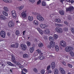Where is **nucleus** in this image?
<instances>
[{"label":"nucleus","mask_w":74,"mask_h":74,"mask_svg":"<svg viewBox=\"0 0 74 74\" xmlns=\"http://www.w3.org/2000/svg\"><path fill=\"white\" fill-rule=\"evenodd\" d=\"M12 62L14 63V64H16V65H17V66H20L21 65V64L19 63V62H17L16 61V60H15V57L13 55H12Z\"/></svg>","instance_id":"nucleus-1"},{"label":"nucleus","mask_w":74,"mask_h":74,"mask_svg":"<svg viewBox=\"0 0 74 74\" xmlns=\"http://www.w3.org/2000/svg\"><path fill=\"white\" fill-rule=\"evenodd\" d=\"M74 50L73 47H66L65 49V51L67 52H71L72 51Z\"/></svg>","instance_id":"nucleus-2"},{"label":"nucleus","mask_w":74,"mask_h":74,"mask_svg":"<svg viewBox=\"0 0 74 74\" xmlns=\"http://www.w3.org/2000/svg\"><path fill=\"white\" fill-rule=\"evenodd\" d=\"M54 47L55 42H50L49 43V45L47 46V47L48 48H49L50 49L51 48H54Z\"/></svg>","instance_id":"nucleus-3"},{"label":"nucleus","mask_w":74,"mask_h":74,"mask_svg":"<svg viewBox=\"0 0 74 74\" xmlns=\"http://www.w3.org/2000/svg\"><path fill=\"white\" fill-rule=\"evenodd\" d=\"M37 18L38 20L40 21H43L44 20V18L42 16L40 15V14H39L37 15Z\"/></svg>","instance_id":"nucleus-4"},{"label":"nucleus","mask_w":74,"mask_h":74,"mask_svg":"<svg viewBox=\"0 0 74 74\" xmlns=\"http://www.w3.org/2000/svg\"><path fill=\"white\" fill-rule=\"evenodd\" d=\"M66 12L69 11L70 12H71L72 10H74V7L72 6H71L69 8H66Z\"/></svg>","instance_id":"nucleus-5"},{"label":"nucleus","mask_w":74,"mask_h":74,"mask_svg":"<svg viewBox=\"0 0 74 74\" xmlns=\"http://www.w3.org/2000/svg\"><path fill=\"white\" fill-rule=\"evenodd\" d=\"M60 44L61 46L63 47H66V43L64 41H61L60 42Z\"/></svg>","instance_id":"nucleus-6"},{"label":"nucleus","mask_w":74,"mask_h":74,"mask_svg":"<svg viewBox=\"0 0 74 74\" xmlns=\"http://www.w3.org/2000/svg\"><path fill=\"white\" fill-rule=\"evenodd\" d=\"M0 34L1 37L3 38H5V32H4V31H1Z\"/></svg>","instance_id":"nucleus-7"},{"label":"nucleus","mask_w":74,"mask_h":74,"mask_svg":"<svg viewBox=\"0 0 74 74\" xmlns=\"http://www.w3.org/2000/svg\"><path fill=\"white\" fill-rule=\"evenodd\" d=\"M15 24L13 22L11 21L9 22L8 23V26L9 27H14V26Z\"/></svg>","instance_id":"nucleus-8"},{"label":"nucleus","mask_w":74,"mask_h":74,"mask_svg":"<svg viewBox=\"0 0 74 74\" xmlns=\"http://www.w3.org/2000/svg\"><path fill=\"white\" fill-rule=\"evenodd\" d=\"M12 15L14 18H16V14L15 10H12L11 12Z\"/></svg>","instance_id":"nucleus-9"},{"label":"nucleus","mask_w":74,"mask_h":74,"mask_svg":"<svg viewBox=\"0 0 74 74\" xmlns=\"http://www.w3.org/2000/svg\"><path fill=\"white\" fill-rule=\"evenodd\" d=\"M60 71L62 74H65V71L62 68H60Z\"/></svg>","instance_id":"nucleus-10"},{"label":"nucleus","mask_w":74,"mask_h":74,"mask_svg":"<svg viewBox=\"0 0 74 74\" xmlns=\"http://www.w3.org/2000/svg\"><path fill=\"white\" fill-rule=\"evenodd\" d=\"M51 68L52 69H54L55 67V63L54 62H52L51 63Z\"/></svg>","instance_id":"nucleus-11"},{"label":"nucleus","mask_w":74,"mask_h":74,"mask_svg":"<svg viewBox=\"0 0 74 74\" xmlns=\"http://www.w3.org/2000/svg\"><path fill=\"white\" fill-rule=\"evenodd\" d=\"M21 48L23 49V50H26V45L22 44L21 45Z\"/></svg>","instance_id":"nucleus-12"},{"label":"nucleus","mask_w":74,"mask_h":74,"mask_svg":"<svg viewBox=\"0 0 74 74\" xmlns=\"http://www.w3.org/2000/svg\"><path fill=\"white\" fill-rule=\"evenodd\" d=\"M55 21L56 22H57V23H61V20L60 19V18H56L55 19Z\"/></svg>","instance_id":"nucleus-13"},{"label":"nucleus","mask_w":74,"mask_h":74,"mask_svg":"<svg viewBox=\"0 0 74 74\" xmlns=\"http://www.w3.org/2000/svg\"><path fill=\"white\" fill-rule=\"evenodd\" d=\"M57 32H58V33H62L63 32L62 29L61 28H57Z\"/></svg>","instance_id":"nucleus-14"},{"label":"nucleus","mask_w":74,"mask_h":74,"mask_svg":"<svg viewBox=\"0 0 74 74\" xmlns=\"http://www.w3.org/2000/svg\"><path fill=\"white\" fill-rule=\"evenodd\" d=\"M7 64L10 66H12V67H16V65H15L13 64L12 63L10 62H7Z\"/></svg>","instance_id":"nucleus-15"},{"label":"nucleus","mask_w":74,"mask_h":74,"mask_svg":"<svg viewBox=\"0 0 74 74\" xmlns=\"http://www.w3.org/2000/svg\"><path fill=\"white\" fill-rule=\"evenodd\" d=\"M0 19H1V20H5L6 19V18L4 16L1 15L0 16Z\"/></svg>","instance_id":"nucleus-16"},{"label":"nucleus","mask_w":74,"mask_h":74,"mask_svg":"<svg viewBox=\"0 0 74 74\" xmlns=\"http://www.w3.org/2000/svg\"><path fill=\"white\" fill-rule=\"evenodd\" d=\"M21 15L23 18H26V14L24 12H23L21 13Z\"/></svg>","instance_id":"nucleus-17"},{"label":"nucleus","mask_w":74,"mask_h":74,"mask_svg":"<svg viewBox=\"0 0 74 74\" xmlns=\"http://www.w3.org/2000/svg\"><path fill=\"white\" fill-rule=\"evenodd\" d=\"M3 1H4L5 3H12V0H3Z\"/></svg>","instance_id":"nucleus-18"},{"label":"nucleus","mask_w":74,"mask_h":74,"mask_svg":"<svg viewBox=\"0 0 74 74\" xmlns=\"http://www.w3.org/2000/svg\"><path fill=\"white\" fill-rule=\"evenodd\" d=\"M59 12L60 14V15H64V11L63 10L59 11Z\"/></svg>","instance_id":"nucleus-19"},{"label":"nucleus","mask_w":74,"mask_h":74,"mask_svg":"<svg viewBox=\"0 0 74 74\" xmlns=\"http://www.w3.org/2000/svg\"><path fill=\"white\" fill-rule=\"evenodd\" d=\"M4 11L5 12H8V11H9V8L7 7H4Z\"/></svg>","instance_id":"nucleus-20"},{"label":"nucleus","mask_w":74,"mask_h":74,"mask_svg":"<svg viewBox=\"0 0 74 74\" xmlns=\"http://www.w3.org/2000/svg\"><path fill=\"white\" fill-rule=\"evenodd\" d=\"M49 39L50 41H51L50 42H53L54 39H53V38L52 37H50Z\"/></svg>","instance_id":"nucleus-21"},{"label":"nucleus","mask_w":74,"mask_h":74,"mask_svg":"<svg viewBox=\"0 0 74 74\" xmlns=\"http://www.w3.org/2000/svg\"><path fill=\"white\" fill-rule=\"evenodd\" d=\"M59 72V71L58 69H55L54 73V74H58V73Z\"/></svg>","instance_id":"nucleus-22"},{"label":"nucleus","mask_w":74,"mask_h":74,"mask_svg":"<svg viewBox=\"0 0 74 74\" xmlns=\"http://www.w3.org/2000/svg\"><path fill=\"white\" fill-rule=\"evenodd\" d=\"M55 49L56 51H59V46L57 45H56L55 46Z\"/></svg>","instance_id":"nucleus-23"},{"label":"nucleus","mask_w":74,"mask_h":74,"mask_svg":"<svg viewBox=\"0 0 74 74\" xmlns=\"http://www.w3.org/2000/svg\"><path fill=\"white\" fill-rule=\"evenodd\" d=\"M17 8L18 10L19 11H21V10H22V9L23 8V6H21L20 7H18Z\"/></svg>","instance_id":"nucleus-24"},{"label":"nucleus","mask_w":74,"mask_h":74,"mask_svg":"<svg viewBox=\"0 0 74 74\" xmlns=\"http://www.w3.org/2000/svg\"><path fill=\"white\" fill-rule=\"evenodd\" d=\"M42 5L43 7H45L46 6V2L44 1H42Z\"/></svg>","instance_id":"nucleus-25"},{"label":"nucleus","mask_w":74,"mask_h":74,"mask_svg":"<svg viewBox=\"0 0 74 74\" xmlns=\"http://www.w3.org/2000/svg\"><path fill=\"white\" fill-rule=\"evenodd\" d=\"M34 47H31L30 49V53H32L33 51H34Z\"/></svg>","instance_id":"nucleus-26"},{"label":"nucleus","mask_w":74,"mask_h":74,"mask_svg":"<svg viewBox=\"0 0 74 74\" xmlns=\"http://www.w3.org/2000/svg\"><path fill=\"white\" fill-rule=\"evenodd\" d=\"M52 72V71L50 69H49V70H47V71L46 72L45 74H49V73H51Z\"/></svg>","instance_id":"nucleus-27"},{"label":"nucleus","mask_w":74,"mask_h":74,"mask_svg":"<svg viewBox=\"0 0 74 74\" xmlns=\"http://www.w3.org/2000/svg\"><path fill=\"white\" fill-rule=\"evenodd\" d=\"M39 59H40V60H43L44 59V57L43 56H39Z\"/></svg>","instance_id":"nucleus-28"},{"label":"nucleus","mask_w":74,"mask_h":74,"mask_svg":"<svg viewBox=\"0 0 74 74\" xmlns=\"http://www.w3.org/2000/svg\"><path fill=\"white\" fill-rule=\"evenodd\" d=\"M23 57L24 58H27L29 57V56L27 54H24L23 55Z\"/></svg>","instance_id":"nucleus-29"},{"label":"nucleus","mask_w":74,"mask_h":74,"mask_svg":"<svg viewBox=\"0 0 74 74\" xmlns=\"http://www.w3.org/2000/svg\"><path fill=\"white\" fill-rule=\"evenodd\" d=\"M46 29V30H45L46 33L47 34H49V33H50V31H49V29L47 28Z\"/></svg>","instance_id":"nucleus-30"},{"label":"nucleus","mask_w":74,"mask_h":74,"mask_svg":"<svg viewBox=\"0 0 74 74\" xmlns=\"http://www.w3.org/2000/svg\"><path fill=\"white\" fill-rule=\"evenodd\" d=\"M28 20L30 21H32L33 20V17L30 16H29L28 18Z\"/></svg>","instance_id":"nucleus-31"},{"label":"nucleus","mask_w":74,"mask_h":74,"mask_svg":"<svg viewBox=\"0 0 74 74\" xmlns=\"http://www.w3.org/2000/svg\"><path fill=\"white\" fill-rule=\"evenodd\" d=\"M3 14L5 16H7L8 15V13L6 12H5V11H3Z\"/></svg>","instance_id":"nucleus-32"},{"label":"nucleus","mask_w":74,"mask_h":74,"mask_svg":"<svg viewBox=\"0 0 74 74\" xmlns=\"http://www.w3.org/2000/svg\"><path fill=\"white\" fill-rule=\"evenodd\" d=\"M34 24L37 26L38 25V22L37 21H34Z\"/></svg>","instance_id":"nucleus-33"},{"label":"nucleus","mask_w":74,"mask_h":74,"mask_svg":"<svg viewBox=\"0 0 74 74\" xmlns=\"http://www.w3.org/2000/svg\"><path fill=\"white\" fill-rule=\"evenodd\" d=\"M19 34V31L18 30H16V35L18 36Z\"/></svg>","instance_id":"nucleus-34"},{"label":"nucleus","mask_w":74,"mask_h":74,"mask_svg":"<svg viewBox=\"0 0 74 74\" xmlns=\"http://www.w3.org/2000/svg\"><path fill=\"white\" fill-rule=\"evenodd\" d=\"M38 46L39 47H43V44L41 43H40L39 44Z\"/></svg>","instance_id":"nucleus-35"},{"label":"nucleus","mask_w":74,"mask_h":74,"mask_svg":"<svg viewBox=\"0 0 74 74\" xmlns=\"http://www.w3.org/2000/svg\"><path fill=\"white\" fill-rule=\"evenodd\" d=\"M15 45V48H18V45H19V44L18 43H16L14 44Z\"/></svg>","instance_id":"nucleus-36"},{"label":"nucleus","mask_w":74,"mask_h":74,"mask_svg":"<svg viewBox=\"0 0 74 74\" xmlns=\"http://www.w3.org/2000/svg\"><path fill=\"white\" fill-rule=\"evenodd\" d=\"M58 36L56 34H55V35L54 36V39H55V40H56V39L58 38Z\"/></svg>","instance_id":"nucleus-37"},{"label":"nucleus","mask_w":74,"mask_h":74,"mask_svg":"<svg viewBox=\"0 0 74 74\" xmlns=\"http://www.w3.org/2000/svg\"><path fill=\"white\" fill-rule=\"evenodd\" d=\"M47 27H47V26L46 25H43V27L42 28H44L45 29H47Z\"/></svg>","instance_id":"nucleus-38"},{"label":"nucleus","mask_w":74,"mask_h":74,"mask_svg":"<svg viewBox=\"0 0 74 74\" xmlns=\"http://www.w3.org/2000/svg\"><path fill=\"white\" fill-rule=\"evenodd\" d=\"M70 53L71 55V56L72 57H73L74 56V52L73 51H71V52H70Z\"/></svg>","instance_id":"nucleus-39"},{"label":"nucleus","mask_w":74,"mask_h":74,"mask_svg":"<svg viewBox=\"0 0 74 74\" xmlns=\"http://www.w3.org/2000/svg\"><path fill=\"white\" fill-rule=\"evenodd\" d=\"M32 14H33V15H38V14H39L38 13H34V12H32Z\"/></svg>","instance_id":"nucleus-40"},{"label":"nucleus","mask_w":74,"mask_h":74,"mask_svg":"<svg viewBox=\"0 0 74 74\" xmlns=\"http://www.w3.org/2000/svg\"><path fill=\"white\" fill-rule=\"evenodd\" d=\"M35 73H38V70L36 69V68H34L33 69Z\"/></svg>","instance_id":"nucleus-41"},{"label":"nucleus","mask_w":74,"mask_h":74,"mask_svg":"<svg viewBox=\"0 0 74 74\" xmlns=\"http://www.w3.org/2000/svg\"><path fill=\"white\" fill-rule=\"evenodd\" d=\"M40 72L41 74H43L45 72V70H44V69L42 70Z\"/></svg>","instance_id":"nucleus-42"},{"label":"nucleus","mask_w":74,"mask_h":74,"mask_svg":"<svg viewBox=\"0 0 74 74\" xmlns=\"http://www.w3.org/2000/svg\"><path fill=\"white\" fill-rule=\"evenodd\" d=\"M41 3V0H39L37 2V5H38V4H40V3Z\"/></svg>","instance_id":"nucleus-43"},{"label":"nucleus","mask_w":74,"mask_h":74,"mask_svg":"<svg viewBox=\"0 0 74 74\" xmlns=\"http://www.w3.org/2000/svg\"><path fill=\"white\" fill-rule=\"evenodd\" d=\"M37 52H37V53H38H38H41V51L38 49L37 50Z\"/></svg>","instance_id":"nucleus-44"},{"label":"nucleus","mask_w":74,"mask_h":74,"mask_svg":"<svg viewBox=\"0 0 74 74\" xmlns=\"http://www.w3.org/2000/svg\"><path fill=\"white\" fill-rule=\"evenodd\" d=\"M27 44L28 46H30V43L29 41L27 42Z\"/></svg>","instance_id":"nucleus-45"},{"label":"nucleus","mask_w":74,"mask_h":74,"mask_svg":"<svg viewBox=\"0 0 74 74\" xmlns=\"http://www.w3.org/2000/svg\"><path fill=\"white\" fill-rule=\"evenodd\" d=\"M50 67H51V65H49V66H48L47 67V71L49 70V69H50Z\"/></svg>","instance_id":"nucleus-46"},{"label":"nucleus","mask_w":74,"mask_h":74,"mask_svg":"<svg viewBox=\"0 0 74 74\" xmlns=\"http://www.w3.org/2000/svg\"><path fill=\"white\" fill-rule=\"evenodd\" d=\"M71 30L72 33L74 34V29L72 28L71 29Z\"/></svg>","instance_id":"nucleus-47"},{"label":"nucleus","mask_w":74,"mask_h":74,"mask_svg":"<svg viewBox=\"0 0 74 74\" xmlns=\"http://www.w3.org/2000/svg\"><path fill=\"white\" fill-rule=\"evenodd\" d=\"M68 66L70 68H72V67H73L72 65L71 64H68Z\"/></svg>","instance_id":"nucleus-48"},{"label":"nucleus","mask_w":74,"mask_h":74,"mask_svg":"<svg viewBox=\"0 0 74 74\" xmlns=\"http://www.w3.org/2000/svg\"><path fill=\"white\" fill-rule=\"evenodd\" d=\"M64 23H65V24L66 25L68 26L69 25V23L66 21H64Z\"/></svg>","instance_id":"nucleus-49"},{"label":"nucleus","mask_w":74,"mask_h":74,"mask_svg":"<svg viewBox=\"0 0 74 74\" xmlns=\"http://www.w3.org/2000/svg\"><path fill=\"white\" fill-rule=\"evenodd\" d=\"M10 47L12 48H15V44H12L11 45Z\"/></svg>","instance_id":"nucleus-50"},{"label":"nucleus","mask_w":74,"mask_h":74,"mask_svg":"<svg viewBox=\"0 0 74 74\" xmlns=\"http://www.w3.org/2000/svg\"><path fill=\"white\" fill-rule=\"evenodd\" d=\"M64 30L65 32L67 31L68 30V28H64Z\"/></svg>","instance_id":"nucleus-51"},{"label":"nucleus","mask_w":74,"mask_h":74,"mask_svg":"<svg viewBox=\"0 0 74 74\" xmlns=\"http://www.w3.org/2000/svg\"><path fill=\"white\" fill-rule=\"evenodd\" d=\"M29 1L30 2H32V3H34L35 1V0H29Z\"/></svg>","instance_id":"nucleus-52"},{"label":"nucleus","mask_w":74,"mask_h":74,"mask_svg":"<svg viewBox=\"0 0 74 74\" xmlns=\"http://www.w3.org/2000/svg\"><path fill=\"white\" fill-rule=\"evenodd\" d=\"M23 70L24 71H25V72H26V73H27L28 71L27 70V69H25V68L23 69Z\"/></svg>","instance_id":"nucleus-53"},{"label":"nucleus","mask_w":74,"mask_h":74,"mask_svg":"<svg viewBox=\"0 0 74 74\" xmlns=\"http://www.w3.org/2000/svg\"><path fill=\"white\" fill-rule=\"evenodd\" d=\"M34 55L35 56H37V55H38V53L37 52H35L34 53Z\"/></svg>","instance_id":"nucleus-54"},{"label":"nucleus","mask_w":74,"mask_h":74,"mask_svg":"<svg viewBox=\"0 0 74 74\" xmlns=\"http://www.w3.org/2000/svg\"><path fill=\"white\" fill-rule=\"evenodd\" d=\"M62 63L64 65V66H65L66 65V62L64 61L62 62Z\"/></svg>","instance_id":"nucleus-55"},{"label":"nucleus","mask_w":74,"mask_h":74,"mask_svg":"<svg viewBox=\"0 0 74 74\" xmlns=\"http://www.w3.org/2000/svg\"><path fill=\"white\" fill-rule=\"evenodd\" d=\"M36 29H37V30H38L39 32H40V31H41V30L39 28H37Z\"/></svg>","instance_id":"nucleus-56"},{"label":"nucleus","mask_w":74,"mask_h":74,"mask_svg":"<svg viewBox=\"0 0 74 74\" xmlns=\"http://www.w3.org/2000/svg\"><path fill=\"white\" fill-rule=\"evenodd\" d=\"M40 26L41 28H42V27L43 26V25L42 24H41L40 25Z\"/></svg>","instance_id":"nucleus-57"},{"label":"nucleus","mask_w":74,"mask_h":74,"mask_svg":"<svg viewBox=\"0 0 74 74\" xmlns=\"http://www.w3.org/2000/svg\"><path fill=\"white\" fill-rule=\"evenodd\" d=\"M26 32V31H24L23 32V35H25V32Z\"/></svg>","instance_id":"nucleus-58"},{"label":"nucleus","mask_w":74,"mask_h":74,"mask_svg":"<svg viewBox=\"0 0 74 74\" xmlns=\"http://www.w3.org/2000/svg\"><path fill=\"white\" fill-rule=\"evenodd\" d=\"M68 19H69V20H71V17H69Z\"/></svg>","instance_id":"nucleus-59"},{"label":"nucleus","mask_w":74,"mask_h":74,"mask_svg":"<svg viewBox=\"0 0 74 74\" xmlns=\"http://www.w3.org/2000/svg\"><path fill=\"white\" fill-rule=\"evenodd\" d=\"M43 54L42 53H40L39 55H40V56H41V55H42V54Z\"/></svg>","instance_id":"nucleus-60"},{"label":"nucleus","mask_w":74,"mask_h":74,"mask_svg":"<svg viewBox=\"0 0 74 74\" xmlns=\"http://www.w3.org/2000/svg\"><path fill=\"white\" fill-rule=\"evenodd\" d=\"M65 0H60V2H61V3H62L63 1H64Z\"/></svg>","instance_id":"nucleus-61"},{"label":"nucleus","mask_w":74,"mask_h":74,"mask_svg":"<svg viewBox=\"0 0 74 74\" xmlns=\"http://www.w3.org/2000/svg\"><path fill=\"white\" fill-rule=\"evenodd\" d=\"M7 35L8 36H10V34L9 33H8Z\"/></svg>","instance_id":"nucleus-62"},{"label":"nucleus","mask_w":74,"mask_h":74,"mask_svg":"<svg viewBox=\"0 0 74 74\" xmlns=\"http://www.w3.org/2000/svg\"><path fill=\"white\" fill-rule=\"evenodd\" d=\"M39 32L40 34H42V32H41V31H39Z\"/></svg>","instance_id":"nucleus-63"},{"label":"nucleus","mask_w":74,"mask_h":74,"mask_svg":"<svg viewBox=\"0 0 74 74\" xmlns=\"http://www.w3.org/2000/svg\"><path fill=\"white\" fill-rule=\"evenodd\" d=\"M55 26H59V24H55Z\"/></svg>","instance_id":"nucleus-64"}]
</instances>
